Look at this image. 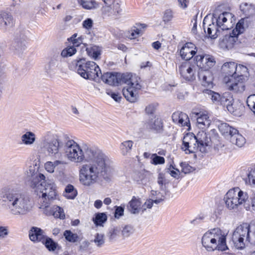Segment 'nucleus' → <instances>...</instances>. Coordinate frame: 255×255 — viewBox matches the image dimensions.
I'll return each mask as SVG.
<instances>
[{"instance_id": "nucleus-37", "label": "nucleus", "mask_w": 255, "mask_h": 255, "mask_svg": "<svg viewBox=\"0 0 255 255\" xmlns=\"http://www.w3.org/2000/svg\"><path fill=\"white\" fill-rule=\"evenodd\" d=\"M43 243L47 250L50 252H54L56 249L60 250L61 247L58 245V243L54 242L51 238L46 236Z\"/></svg>"}, {"instance_id": "nucleus-53", "label": "nucleus", "mask_w": 255, "mask_h": 255, "mask_svg": "<svg viewBox=\"0 0 255 255\" xmlns=\"http://www.w3.org/2000/svg\"><path fill=\"white\" fill-rule=\"evenodd\" d=\"M180 166L182 167V172L185 174L190 173L195 170L193 167L185 162H181L180 163Z\"/></svg>"}, {"instance_id": "nucleus-31", "label": "nucleus", "mask_w": 255, "mask_h": 255, "mask_svg": "<svg viewBox=\"0 0 255 255\" xmlns=\"http://www.w3.org/2000/svg\"><path fill=\"white\" fill-rule=\"evenodd\" d=\"M198 144H199L200 151L203 153L206 151V147L208 145V139L206 132L203 131H199L196 136Z\"/></svg>"}, {"instance_id": "nucleus-18", "label": "nucleus", "mask_w": 255, "mask_h": 255, "mask_svg": "<svg viewBox=\"0 0 255 255\" xmlns=\"http://www.w3.org/2000/svg\"><path fill=\"white\" fill-rule=\"evenodd\" d=\"M197 53L196 47L191 42L185 43L180 51L181 58L185 60H189Z\"/></svg>"}, {"instance_id": "nucleus-41", "label": "nucleus", "mask_w": 255, "mask_h": 255, "mask_svg": "<svg viewBox=\"0 0 255 255\" xmlns=\"http://www.w3.org/2000/svg\"><path fill=\"white\" fill-rule=\"evenodd\" d=\"M107 220V216L105 213H98L95 214V217L93 218V221L96 226H103Z\"/></svg>"}, {"instance_id": "nucleus-38", "label": "nucleus", "mask_w": 255, "mask_h": 255, "mask_svg": "<svg viewBox=\"0 0 255 255\" xmlns=\"http://www.w3.org/2000/svg\"><path fill=\"white\" fill-rule=\"evenodd\" d=\"M240 8L247 17H250L255 14V7L253 4L244 3L241 4Z\"/></svg>"}, {"instance_id": "nucleus-52", "label": "nucleus", "mask_w": 255, "mask_h": 255, "mask_svg": "<svg viewBox=\"0 0 255 255\" xmlns=\"http://www.w3.org/2000/svg\"><path fill=\"white\" fill-rule=\"evenodd\" d=\"M173 18V12L172 10L168 9L165 10L162 17L163 21L167 23L171 21Z\"/></svg>"}, {"instance_id": "nucleus-49", "label": "nucleus", "mask_w": 255, "mask_h": 255, "mask_svg": "<svg viewBox=\"0 0 255 255\" xmlns=\"http://www.w3.org/2000/svg\"><path fill=\"white\" fill-rule=\"evenodd\" d=\"M93 242L97 247L99 248L102 247L105 243L104 235L102 234L97 233Z\"/></svg>"}, {"instance_id": "nucleus-60", "label": "nucleus", "mask_w": 255, "mask_h": 255, "mask_svg": "<svg viewBox=\"0 0 255 255\" xmlns=\"http://www.w3.org/2000/svg\"><path fill=\"white\" fill-rule=\"evenodd\" d=\"M45 168L49 173H53L54 171L53 164L51 161H48L45 164Z\"/></svg>"}, {"instance_id": "nucleus-16", "label": "nucleus", "mask_w": 255, "mask_h": 255, "mask_svg": "<svg viewBox=\"0 0 255 255\" xmlns=\"http://www.w3.org/2000/svg\"><path fill=\"white\" fill-rule=\"evenodd\" d=\"M45 176L39 173H34L31 175L30 186L34 189L35 192L38 195L39 190L42 188L43 184L45 182Z\"/></svg>"}, {"instance_id": "nucleus-9", "label": "nucleus", "mask_w": 255, "mask_h": 255, "mask_svg": "<svg viewBox=\"0 0 255 255\" xmlns=\"http://www.w3.org/2000/svg\"><path fill=\"white\" fill-rule=\"evenodd\" d=\"M223 81L226 88L233 93H241L245 90V79L243 75L225 76Z\"/></svg>"}, {"instance_id": "nucleus-30", "label": "nucleus", "mask_w": 255, "mask_h": 255, "mask_svg": "<svg viewBox=\"0 0 255 255\" xmlns=\"http://www.w3.org/2000/svg\"><path fill=\"white\" fill-rule=\"evenodd\" d=\"M22 39V41H19L18 38L15 39V41L12 44V49L16 54H21L26 48L25 45L26 36L23 35Z\"/></svg>"}, {"instance_id": "nucleus-8", "label": "nucleus", "mask_w": 255, "mask_h": 255, "mask_svg": "<svg viewBox=\"0 0 255 255\" xmlns=\"http://www.w3.org/2000/svg\"><path fill=\"white\" fill-rule=\"evenodd\" d=\"M248 227V223H243L237 227L234 232L232 240L237 249L242 250L245 248V240L251 242V237L249 234Z\"/></svg>"}, {"instance_id": "nucleus-27", "label": "nucleus", "mask_w": 255, "mask_h": 255, "mask_svg": "<svg viewBox=\"0 0 255 255\" xmlns=\"http://www.w3.org/2000/svg\"><path fill=\"white\" fill-rule=\"evenodd\" d=\"M197 123L199 128H204L208 127L211 124V120L206 112H200L196 113Z\"/></svg>"}, {"instance_id": "nucleus-23", "label": "nucleus", "mask_w": 255, "mask_h": 255, "mask_svg": "<svg viewBox=\"0 0 255 255\" xmlns=\"http://www.w3.org/2000/svg\"><path fill=\"white\" fill-rule=\"evenodd\" d=\"M179 71L181 76L186 80L191 81L195 79L194 73L188 62L183 63L179 67Z\"/></svg>"}, {"instance_id": "nucleus-15", "label": "nucleus", "mask_w": 255, "mask_h": 255, "mask_svg": "<svg viewBox=\"0 0 255 255\" xmlns=\"http://www.w3.org/2000/svg\"><path fill=\"white\" fill-rule=\"evenodd\" d=\"M239 69L247 70V67L242 65H239L234 62L225 63L222 66V70L226 75V76H236L237 72H240Z\"/></svg>"}, {"instance_id": "nucleus-2", "label": "nucleus", "mask_w": 255, "mask_h": 255, "mask_svg": "<svg viewBox=\"0 0 255 255\" xmlns=\"http://www.w3.org/2000/svg\"><path fill=\"white\" fill-rule=\"evenodd\" d=\"M0 204L13 215H25L32 207L30 197L13 183L0 189Z\"/></svg>"}, {"instance_id": "nucleus-7", "label": "nucleus", "mask_w": 255, "mask_h": 255, "mask_svg": "<svg viewBox=\"0 0 255 255\" xmlns=\"http://www.w3.org/2000/svg\"><path fill=\"white\" fill-rule=\"evenodd\" d=\"M231 16V13L227 12L220 14L217 18H215L216 24L213 22L207 28V34L212 39L216 38L221 31L229 29L228 19Z\"/></svg>"}, {"instance_id": "nucleus-61", "label": "nucleus", "mask_w": 255, "mask_h": 255, "mask_svg": "<svg viewBox=\"0 0 255 255\" xmlns=\"http://www.w3.org/2000/svg\"><path fill=\"white\" fill-rule=\"evenodd\" d=\"M108 236L110 242H113L117 237V233L116 230L112 229L109 231L108 234Z\"/></svg>"}, {"instance_id": "nucleus-50", "label": "nucleus", "mask_w": 255, "mask_h": 255, "mask_svg": "<svg viewBox=\"0 0 255 255\" xmlns=\"http://www.w3.org/2000/svg\"><path fill=\"white\" fill-rule=\"evenodd\" d=\"M151 163L154 165L162 164L165 162L164 157L157 155L156 154H152L150 157Z\"/></svg>"}, {"instance_id": "nucleus-64", "label": "nucleus", "mask_w": 255, "mask_h": 255, "mask_svg": "<svg viewBox=\"0 0 255 255\" xmlns=\"http://www.w3.org/2000/svg\"><path fill=\"white\" fill-rule=\"evenodd\" d=\"M83 40V36H81L80 37H78L76 39L74 40V41L71 42V43L73 44V46L76 48V47L79 46L81 43H82Z\"/></svg>"}, {"instance_id": "nucleus-29", "label": "nucleus", "mask_w": 255, "mask_h": 255, "mask_svg": "<svg viewBox=\"0 0 255 255\" xmlns=\"http://www.w3.org/2000/svg\"><path fill=\"white\" fill-rule=\"evenodd\" d=\"M233 101L232 96L229 93H225L221 96L219 104L226 106L228 111L233 114L234 110L232 106Z\"/></svg>"}, {"instance_id": "nucleus-36", "label": "nucleus", "mask_w": 255, "mask_h": 255, "mask_svg": "<svg viewBox=\"0 0 255 255\" xmlns=\"http://www.w3.org/2000/svg\"><path fill=\"white\" fill-rule=\"evenodd\" d=\"M78 3L85 9H94L99 7V4L95 0H77Z\"/></svg>"}, {"instance_id": "nucleus-46", "label": "nucleus", "mask_w": 255, "mask_h": 255, "mask_svg": "<svg viewBox=\"0 0 255 255\" xmlns=\"http://www.w3.org/2000/svg\"><path fill=\"white\" fill-rule=\"evenodd\" d=\"M76 52L77 49L74 46H68L62 51L61 55L63 57H70L74 55Z\"/></svg>"}, {"instance_id": "nucleus-39", "label": "nucleus", "mask_w": 255, "mask_h": 255, "mask_svg": "<svg viewBox=\"0 0 255 255\" xmlns=\"http://www.w3.org/2000/svg\"><path fill=\"white\" fill-rule=\"evenodd\" d=\"M146 27V25L145 24L136 23L131 29L130 38H136L140 34L142 33V29Z\"/></svg>"}, {"instance_id": "nucleus-12", "label": "nucleus", "mask_w": 255, "mask_h": 255, "mask_svg": "<svg viewBox=\"0 0 255 255\" xmlns=\"http://www.w3.org/2000/svg\"><path fill=\"white\" fill-rule=\"evenodd\" d=\"M60 56L55 54L49 58L44 66V72L47 77L53 78L57 73L60 64Z\"/></svg>"}, {"instance_id": "nucleus-3", "label": "nucleus", "mask_w": 255, "mask_h": 255, "mask_svg": "<svg viewBox=\"0 0 255 255\" xmlns=\"http://www.w3.org/2000/svg\"><path fill=\"white\" fill-rule=\"evenodd\" d=\"M201 243L208 252L225 251L228 249L226 236L218 228L211 229L206 232L202 236Z\"/></svg>"}, {"instance_id": "nucleus-6", "label": "nucleus", "mask_w": 255, "mask_h": 255, "mask_svg": "<svg viewBox=\"0 0 255 255\" xmlns=\"http://www.w3.org/2000/svg\"><path fill=\"white\" fill-rule=\"evenodd\" d=\"M249 196L247 192L237 187L228 191L224 197V200L228 209L236 210L239 206L246 202Z\"/></svg>"}, {"instance_id": "nucleus-24", "label": "nucleus", "mask_w": 255, "mask_h": 255, "mask_svg": "<svg viewBox=\"0 0 255 255\" xmlns=\"http://www.w3.org/2000/svg\"><path fill=\"white\" fill-rule=\"evenodd\" d=\"M134 86H127L123 89V95L128 101L131 103L136 101L138 98L137 90L140 89L135 88Z\"/></svg>"}, {"instance_id": "nucleus-51", "label": "nucleus", "mask_w": 255, "mask_h": 255, "mask_svg": "<svg viewBox=\"0 0 255 255\" xmlns=\"http://www.w3.org/2000/svg\"><path fill=\"white\" fill-rule=\"evenodd\" d=\"M247 104L253 112H255V94L251 95L248 97Z\"/></svg>"}, {"instance_id": "nucleus-48", "label": "nucleus", "mask_w": 255, "mask_h": 255, "mask_svg": "<svg viewBox=\"0 0 255 255\" xmlns=\"http://www.w3.org/2000/svg\"><path fill=\"white\" fill-rule=\"evenodd\" d=\"M52 215L55 218L60 219H64L65 216L63 209L58 206H53V211Z\"/></svg>"}, {"instance_id": "nucleus-45", "label": "nucleus", "mask_w": 255, "mask_h": 255, "mask_svg": "<svg viewBox=\"0 0 255 255\" xmlns=\"http://www.w3.org/2000/svg\"><path fill=\"white\" fill-rule=\"evenodd\" d=\"M133 142L132 140H127L122 142L120 148L123 155H126L130 152L133 146Z\"/></svg>"}, {"instance_id": "nucleus-11", "label": "nucleus", "mask_w": 255, "mask_h": 255, "mask_svg": "<svg viewBox=\"0 0 255 255\" xmlns=\"http://www.w3.org/2000/svg\"><path fill=\"white\" fill-rule=\"evenodd\" d=\"M182 149L186 154L195 153L200 151L199 144H198L197 139L195 135L187 134L183 139Z\"/></svg>"}, {"instance_id": "nucleus-57", "label": "nucleus", "mask_w": 255, "mask_h": 255, "mask_svg": "<svg viewBox=\"0 0 255 255\" xmlns=\"http://www.w3.org/2000/svg\"><path fill=\"white\" fill-rule=\"evenodd\" d=\"M8 228L7 226H3L0 229V239H3L8 235Z\"/></svg>"}, {"instance_id": "nucleus-19", "label": "nucleus", "mask_w": 255, "mask_h": 255, "mask_svg": "<svg viewBox=\"0 0 255 255\" xmlns=\"http://www.w3.org/2000/svg\"><path fill=\"white\" fill-rule=\"evenodd\" d=\"M127 209L132 214H138L140 211L143 213L146 210V208L142 207L140 199L135 196H133L128 203Z\"/></svg>"}, {"instance_id": "nucleus-40", "label": "nucleus", "mask_w": 255, "mask_h": 255, "mask_svg": "<svg viewBox=\"0 0 255 255\" xmlns=\"http://www.w3.org/2000/svg\"><path fill=\"white\" fill-rule=\"evenodd\" d=\"M64 196L69 199H74L77 195V191L71 184H68L65 189Z\"/></svg>"}, {"instance_id": "nucleus-22", "label": "nucleus", "mask_w": 255, "mask_h": 255, "mask_svg": "<svg viewBox=\"0 0 255 255\" xmlns=\"http://www.w3.org/2000/svg\"><path fill=\"white\" fill-rule=\"evenodd\" d=\"M237 40L238 36L230 33V34L224 36L220 43V45L223 49L230 50L234 47Z\"/></svg>"}, {"instance_id": "nucleus-42", "label": "nucleus", "mask_w": 255, "mask_h": 255, "mask_svg": "<svg viewBox=\"0 0 255 255\" xmlns=\"http://www.w3.org/2000/svg\"><path fill=\"white\" fill-rule=\"evenodd\" d=\"M245 20L244 18L240 19L237 23L236 27L232 31V34L238 36L239 34L243 33L245 30Z\"/></svg>"}, {"instance_id": "nucleus-33", "label": "nucleus", "mask_w": 255, "mask_h": 255, "mask_svg": "<svg viewBox=\"0 0 255 255\" xmlns=\"http://www.w3.org/2000/svg\"><path fill=\"white\" fill-rule=\"evenodd\" d=\"M21 142L26 145H32L36 140V135L31 131H26L21 136Z\"/></svg>"}, {"instance_id": "nucleus-35", "label": "nucleus", "mask_w": 255, "mask_h": 255, "mask_svg": "<svg viewBox=\"0 0 255 255\" xmlns=\"http://www.w3.org/2000/svg\"><path fill=\"white\" fill-rule=\"evenodd\" d=\"M231 141L239 147H242L246 143L245 138L239 133L237 129V133H234L231 136Z\"/></svg>"}, {"instance_id": "nucleus-47", "label": "nucleus", "mask_w": 255, "mask_h": 255, "mask_svg": "<svg viewBox=\"0 0 255 255\" xmlns=\"http://www.w3.org/2000/svg\"><path fill=\"white\" fill-rule=\"evenodd\" d=\"M66 240L71 243H75L78 241V236L76 234L73 233L70 230H66L63 234Z\"/></svg>"}, {"instance_id": "nucleus-34", "label": "nucleus", "mask_w": 255, "mask_h": 255, "mask_svg": "<svg viewBox=\"0 0 255 255\" xmlns=\"http://www.w3.org/2000/svg\"><path fill=\"white\" fill-rule=\"evenodd\" d=\"M219 129L222 134L225 135H229L231 136L234 133H237V129L227 123H221L219 126Z\"/></svg>"}, {"instance_id": "nucleus-44", "label": "nucleus", "mask_w": 255, "mask_h": 255, "mask_svg": "<svg viewBox=\"0 0 255 255\" xmlns=\"http://www.w3.org/2000/svg\"><path fill=\"white\" fill-rule=\"evenodd\" d=\"M50 202L51 201L44 200H42V202H40L41 205L40 208L43 209V213L47 216L52 215L53 211V206L50 207L49 206L50 204Z\"/></svg>"}, {"instance_id": "nucleus-17", "label": "nucleus", "mask_w": 255, "mask_h": 255, "mask_svg": "<svg viewBox=\"0 0 255 255\" xmlns=\"http://www.w3.org/2000/svg\"><path fill=\"white\" fill-rule=\"evenodd\" d=\"M173 122L181 127H186L189 130L190 123L188 115L181 112H174L172 115Z\"/></svg>"}, {"instance_id": "nucleus-55", "label": "nucleus", "mask_w": 255, "mask_h": 255, "mask_svg": "<svg viewBox=\"0 0 255 255\" xmlns=\"http://www.w3.org/2000/svg\"><path fill=\"white\" fill-rule=\"evenodd\" d=\"M133 232V228L131 226H126L122 230V234L125 237L130 236Z\"/></svg>"}, {"instance_id": "nucleus-56", "label": "nucleus", "mask_w": 255, "mask_h": 255, "mask_svg": "<svg viewBox=\"0 0 255 255\" xmlns=\"http://www.w3.org/2000/svg\"><path fill=\"white\" fill-rule=\"evenodd\" d=\"M124 207L122 206H115L114 216L116 218L119 219L124 215Z\"/></svg>"}, {"instance_id": "nucleus-14", "label": "nucleus", "mask_w": 255, "mask_h": 255, "mask_svg": "<svg viewBox=\"0 0 255 255\" xmlns=\"http://www.w3.org/2000/svg\"><path fill=\"white\" fill-rule=\"evenodd\" d=\"M118 85L126 84L127 86H134L136 89H141V86L139 84L140 79L135 76H133L131 74H120L118 73Z\"/></svg>"}, {"instance_id": "nucleus-21", "label": "nucleus", "mask_w": 255, "mask_h": 255, "mask_svg": "<svg viewBox=\"0 0 255 255\" xmlns=\"http://www.w3.org/2000/svg\"><path fill=\"white\" fill-rule=\"evenodd\" d=\"M144 126L148 129L160 132L162 130L163 124L160 118L153 117L146 121Z\"/></svg>"}, {"instance_id": "nucleus-13", "label": "nucleus", "mask_w": 255, "mask_h": 255, "mask_svg": "<svg viewBox=\"0 0 255 255\" xmlns=\"http://www.w3.org/2000/svg\"><path fill=\"white\" fill-rule=\"evenodd\" d=\"M194 59L197 66L203 70H208L216 63L213 57L209 55H198L195 57Z\"/></svg>"}, {"instance_id": "nucleus-63", "label": "nucleus", "mask_w": 255, "mask_h": 255, "mask_svg": "<svg viewBox=\"0 0 255 255\" xmlns=\"http://www.w3.org/2000/svg\"><path fill=\"white\" fill-rule=\"evenodd\" d=\"M153 200L149 199H147L144 204L142 206V207L145 208L146 209H151L153 206Z\"/></svg>"}, {"instance_id": "nucleus-26", "label": "nucleus", "mask_w": 255, "mask_h": 255, "mask_svg": "<svg viewBox=\"0 0 255 255\" xmlns=\"http://www.w3.org/2000/svg\"><path fill=\"white\" fill-rule=\"evenodd\" d=\"M198 77L203 86L210 87L212 86L213 77L209 70H201L198 72Z\"/></svg>"}, {"instance_id": "nucleus-59", "label": "nucleus", "mask_w": 255, "mask_h": 255, "mask_svg": "<svg viewBox=\"0 0 255 255\" xmlns=\"http://www.w3.org/2000/svg\"><path fill=\"white\" fill-rule=\"evenodd\" d=\"M93 21L91 18H87L83 22V26L86 29H89L93 26Z\"/></svg>"}, {"instance_id": "nucleus-1", "label": "nucleus", "mask_w": 255, "mask_h": 255, "mask_svg": "<svg viewBox=\"0 0 255 255\" xmlns=\"http://www.w3.org/2000/svg\"><path fill=\"white\" fill-rule=\"evenodd\" d=\"M63 149L71 161L81 163L85 159L88 162L81 166L79 171V180L82 185L90 186L98 178L107 181L111 180L114 173L112 162L100 149L87 147L84 154L80 146L68 136Z\"/></svg>"}, {"instance_id": "nucleus-28", "label": "nucleus", "mask_w": 255, "mask_h": 255, "mask_svg": "<svg viewBox=\"0 0 255 255\" xmlns=\"http://www.w3.org/2000/svg\"><path fill=\"white\" fill-rule=\"evenodd\" d=\"M101 78L102 81L111 86H118V73L107 72L100 75V78Z\"/></svg>"}, {"instance_id": "nucleus-43", "label": "nucleus", "mask_w": 255, "mask_h": 255, "mask_svg": "<svg viewBox=\"0 0 255 255\" xmlns=\"http://www.w3.org/2000/svg\"><path fill=\"white\" fill-rule=\"evenodd\" d=\"M203 93L206 96L210 98L213 102L219 103L221 96L219 93L208 89L204 90Z\"/></svg>"}, {"instance_id": "nucleus-54", "label": "nucleus", "mask_w": 255, "mask_h": 255, "mask_svg": "<svg viewBox=\"0 0 255 255\" xmlns=\"http://www.w3.org/2000/svg\"><path fill=\"white\" fill-rule=\"evenodd\" d=\"M248 181L251 185L255 186V170H251L249 173L246 182H247Z\"/></svg>"}, {"instance_id": "nucleus-25", "label": "nucleus", "mask_w": 255, "mask_h": 255, "mask_svg": "<svg viewBox=\"0 0 255 255\" xmlns=\"http://www.w3.org/2000/svg\"><path fill=\"white\" fill-rule=\"evenodd\" d=\"M14 24L12 16L5 11H0V27L3 29L11 27Z\"/></svg>"}, {"instance_id": "nucleus-10", "label": "nucleus", "mask_w": 255, "mask_h": 255, "mask_svg": "<svg viewBox=\"0 0 255 255\" xmlns=\"http://www.w3.org/2000/svg\"><path fill=\"white\" fill-rule=\"evenodd\" d=\"M39 193H41V195H39L40 202H42V200L51 201L54 200L57 195L55 184L52 182L45 181Z\"/></svg>"}, {"instance_id": "nucleus-32", "label": "nucleus", "mask_w": 255, "mask_h": 255, "mask_svg": "<svg viewBox=\"0 0 255 255\" xmlns=\"http://www.w3.org/2000/svg\"><path fill=\"white\" fill-rule=\"evenodd\" d=\"M86 50L89 56L96 60L101 54L102 48L95 45H91L86 47Z\"/></svg>"}, {"instance_id": "nucleus-62", "label": "nucleus", "mask_w": 255, "mask_h": 255, "mask_svg": "<svg viewBox=\"0 0 255 255\" xmlns=\"http://www.w3.org/2000/svg\"><path fill=\"white\" fill-rule=\"evenodd\" d=\"M248 229L249 230V234L252 233L255 236V220L252 221L250 224H248Z\"/></svg>"}, {"instance_id": "nucleus-20", "label": "nucleus", "mask_w": 255, "mask_h": 255, "mask_svg": "<svg viewBox=\"0 0 255 255\" xmlns=\"http://www.w3.org/2000/svg\"><path fill=\"white\" fill-rule=\"evenodd\" d=\"M29 237L30 240L33 242H44L46 237L44 231L41 229L32 227L29 231Z\"/></svg>"}, {"instance_id": "nucleus-5", "label": "nucleus", "mask_w": 255, "mask_h": 255, "mask_svg": "<svg viewBox=\"0 0 255 255\" xmlns=\"http://www.w3.org/2000/svg\"><path fill=\"white\" fill-rule=\"evenodd\" d=\"M75 65L77 73L82 78L95 81L99 80L101 71L95 62L79 59L76 60Z\"/></svg>"}, {"instance_id": "nucleus-58", "label": "nucleus", "mask_w": 255, "mask_h": 255, "mask_svg": "<svg viewBox=\"0 0 255 255\" xmlns=\"http://www.w3.org/2000/svg\"><path fill=\"white\" fill-rule=\"evenodd\" d=\"M155 106L153 104H151L146 107L145 112L147 115H152L155 112Z\"/></svg>"}, {"instance_id": "nucleus-4", "label": "nucleus", "mask_w": 255, "mask_h": 255, "mask_svg": "<svg viewBox=\"0 0 255 255\" xmlns=\"http://www.w3.org/2000/svg\"><path fill=\"white\" fill-rule=\"evenodd\" d=\"M66 135L60 137L50 132H47L41 138L40 146L42 151L51 157H57L63 148Z\"/></svg>"}]
</instances>
